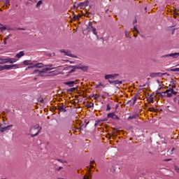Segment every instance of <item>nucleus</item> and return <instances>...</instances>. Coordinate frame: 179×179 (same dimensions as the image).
<instances>
[{
  "mask_svg": "<svg viewBox=\"0 0 179 179\" xmlns=\"http://www.w3.org/2000/svg\"><path fill=\"white\" fill-rule=\"evenodd\" d=\"M54 69L53 68L45 67L41 70L36 69L32 73L37 75V76H45L46 73H50V71Z\"/></svg>",
  "mask_w": 179,
  "mask_h": 179,
  "instance_id": "nucleus-1",
  "label": "nucleus"
},
{
  "mask_svg": "<svg viewBox=\"0 0 179 179\" xmlns=\"http://www.w3.org/2000/svg\"><path fill=\"white\" fill-rule=\"evenodd\" d=\"M41 131V127L40 124H35L30 129V134L31 138H34V136H37L38 134Z\"/></svg>",
  "mask_w": 179,
  "mask_h": 179,
  "instance_id": "nucleus-2",
  "label": "nucleus"
},
{
  "mask_svg": "<svg viewBox=\"0 0 179 179\" xmlns=\"http://www.w3.org/2000/svg\"><path fill=\"white\" fill-rule=\"evenodd\" d=\"M170 57H171L173 59H176L179 57V52L170 53L168 55H162L160 57V58H170Z\"/></svg>",
  "mask_w": 179,
  "mask_h": 179,
  "instance_id": "nucleus-3",
  "label": "nucleus"
},
{
  "mask_svg": "<svg viewBox=\"0 0 179 179\" xmlns=\"http://www.w3.org/2000/svg\"><path fill=\"white\" fill-rule=\"evenodd\" d=\"M14 68H17V64L4 65L3 66V71H5V69L9 71V69H13Z\"/></svg>",
  "mask_w": 179,
  "mask_h": 179,
  "instance_id": "nucleus-4",
  "label": "nucleus"
},
{
  "mask_svg": "<svg viewBox=\"0 0 179 179\" xmlns=\"http://www.w3.org/2000/svg\"><path fill=\"white\" fill-rule=\"evenodd\" d=\"M115 76H118V74H107L105 76V79L109 80V79H115Z\"/></svg>",
  "mask_w": 179,
  "mask_h": 179,
  "instance_id": "nucleus-5",
  "label": "nucleus"
},
{
  "mask_svg": "<svg viewBox=\"0 0 179 179\" xmlns=\"http://www.w3.org/2000/svg\"><path fill=\"white\" fill-rule=\"evenodd\" d=\"M58 110L59 113H66V106L65 105L59 106Z\"/></svg>",
  "mask_w": 179,
  "mask_h": 179,
  "instance_id": "nucleus-6",
  "label": "nucleus"
},
{
  "mask_svg": "<svg viewBox=\"0 0 179 179\" xmlns=\"http://www.w3.org/2000/svg\"><path fill=\"white\" fill-rule=\"evenodd\" d=\"M108 118H112L113 120H120V117L114 113H108Z\"/></svg>",
  "mask_w": 179,
  "mask_h": 179,
  "instance_id": "nucleus-7",
  "label": "nucleus"
},
{
  "mask_svg": "<svg viewBox=\"0 0 179 179\" xmlns=\"http://www.w3.org/2000/svg\"><path fill=\"white\" fill-rule=\"evenodd\" d=\"M138 117H139V115H138V113H136L134 115H132L129 116L127 118V121H131V120H138Z\"/></svg>",
  "mask_w": 179,
  "mask_h": 179,
  "instance_id": "nucleus-8",
  "label": "nucleus"
},
{
  "mask_svg": "<svg viewBox=\"0 0 179 179\" xmlns=\"http://www.w3.org/2000/svg\"><path fill=\"white\" fill-rule=\"evenodd\" d=\"M13 124L8 125V126L5 127H1L0 131L1 132H4V131H9V129L13 128Z\"/></svg>",
  "mask_w": 179,
  "mask_h": 179,
  "instance_id": "nucleus-9",
  "label": "nucleus"
},
{
  "mask_svg": "<svg viewBox=\"0 0 179 179\" xmlns=\"http://www.w3.org/2000/svg\"><path fill=\"white\" fill-rule=\"evenodd\" d=\"M166 97H171L173 96V88H169L166 90Z\"/></svg>",
  "mask_w": 179,
  "mask_h": 179,
  "instance_id": "nucleus-10",
  "label": "nucleus"
},
{
  "mask_svg": "<svg viewBox=\"0 0 179 179\" xmlns=\"http://www.w3.org/2000/svg\"><path fill=\"white\" fill-rule=\"evenodd\" d=\"M77 69H81V71H83V72H86L87 71L88 68L86 66H78Z\"/></svg>",
  "mask_w": 179,
  "mask_h": 179,
  "instance_id": "nucleus-11",
  "label": "nucleus"
},
{
  "mask_svg": "<svg viewBox=\"0 0 179 179\" xmlns=\"http://www.w3.org/2000/svg\"><path fill=\"white\" fill-rule=\"evenodd\" d=\"M15 57L17 58H22V57H24V51H20L16 54Z\"/></svg>",
  "mask_w": 179,
  "mask_h": 179,
  "instance_id": "nucleus-12",
  "label": "nucleus"
},
{
  "mask_svg": "<svg viewBox=\"0 0 179 179\" xmlns=\"http://www.w3.org/2000/svg\"><path fill=\"white\" fill-rule=\"evenodd\" d=\"M0 61L1 62H0V64H10V60L9 58L7 59H0Z\"/></svg>",
  "mask_w": 179,
  "mask_h": 179,
  "instance_id": "nucleus-13",
  "label": "nucleus"
},
{
  "mask_svg": "<svg viewBox=\"0 0 179 179\" xmlns=\"http://www.w3.org/2000/svg\"><path fill=\"white\" fill-rule=\"evenodd\" d=\"M64 85H66L67 86H69L70 87H72L73 85H75V81H67L64 83Z\"/></svg>",
  "mask_w": 179,
  "mask_h": 179,
  "instance_id": "nucleus-14",
  "label": "nucleus"
},
{
  "mask_svg": "<svg viewBox=\"0 0 179 179\" xmlns=\"http://www.w3.org/2000/svg\"><path fill=\"white\" fill-rule=\"evenodd\" d=\"M28 68H43V63H38L34 65V66H29Z\"/></svg>",
  "mask_w": 179,
  "mask_h": 179,
  "instance_id": "nucleus-15",
  "label": "nucleus"
},
{
  "mask_svg": "<svg viewBox=\"0 0 179 179\" xmlns=\"http://www.w3.org/2000/svg\"><path fill=\"white\" fill-rule=\"evenodd\" d=\"M88 1L81 2L78 4V8H83V6H87Z\"/></svg>",
  "mask_w": 179,
  "mask_h": 179,
  "instance_id": "nucleus-16",
  "label": "nucleus"
},
{
  "mask_svg": "<svg viewBox=\"0 0 179 179\" xmlns=\"http://www.w3.org/2000/svg\"><path fill=\"white\" fill-rule=\"evenodd\" d=\"M61 52H64V54L65 55H67L68 57H71L72 54L71 53V52H69V50H61Z\"/></svg>",
  "mask_w": 179,
  "mask_h": 179,
  "instance_id": "nucleus-17",
  "label": "nucleus"
},
{
  "mask_svg": "<svg viewBox=\"0 0 179 179\" xmlns=\"http://www.w3.org/2000/svg\"><path fill=\"white\" fill-rule=\"evenodd\" d=\"M157 94L160 95V97H167V92H157Z\"/></svg>",
  "mask_w": 179,
  "mask_h": 179,
  "instance_id": "nucleus-18",
  "label": "nucleus"
},
{
  "mask_svg": "<svg viewBox=\"0 0 179 179\" xmlns=\"http://www.w3.org/2000/svg\"><path fill=\"white\" fill-rule=\"evenodd\" d=\"M159 76V73H151L150 74V78H156V76Z\"/></svg>",
  "mask_w": 179,
  "mask_h": 179,
  "instance_id": "nucleus-19",
  "label": "nucleus"
},
{
  "mask_svg": "<svg viewBox=\"0 0 179 179\" xmlns=\"http://www.w3.org/2000/svg\"><path fill=\"white\" fill-rule=\"evenodd\" d=\"M10 64H13L15 62H17V59L15 58H9Z\"/></svg>",
  "mask_w": 179,
  "mask_h": 179,
  "instance_id": "nucleus-20",
  "label": "nucleus"
},
{
  "mask_svg": "<svg viewBox=\"0 0 179 179\" xmlns=\"http://www.w3.org/2000/svg\"><path fill=\"white\" fill-rule=\"evenodd\" d=\"M113 85H122V81L118 80H114Z\"/></svg>",
  "mask_w": 179,
  "mask_h": 179,
  "instance_id": "nucleus-21",
  "label": "nucleus"
},
{
  "mask_svg": "<svg viewBox=\"0 0 179 179\" xmlns=\"http://www.w3.org/2000/svg\"><path fill=\"white\" fill-rule=\"evenodd\" d=\"M3 2L4 3V5H6V6H8V5H10V0H3Z\"/></svg>",
  "mask_w": 179,
  "mask_h": 179,
  "instance_id": "nucleus-22",
  "label": "nucleus"
},
{
  "mask_svg": "<svg viewBox=\"0 0 179 179\" xmlns=\"http://www.w3.org/2000/svg\"><path fill=\"white\" fill-rule=\"evenodd\" d=\"M41 5H43V1L40 0L37 3H36V8H40V6Z\"/></svg>",
  "mask_w": 179,
  "mask_h": 179,
  "instance_id": "nucleus-23",
  "label": "nucleus"
},
{
  "mask_svg": "<svg viewBox=\"0 0 179 179\" xmlns=\"http://www.w3.org/2000/svg\"><path fill=\"white\" fill-rule=\"evenodd\" d=\"M92 31L93 34H94L95 36H96V37H99V36H97V31L96 29V28H92Z\"/></svg>",
  "mask_w": 179,
  "mask_h": 179,
  "instance_id": "nucleus-24",
  "label": "nucleus"
},
{
  "mask_svg": "<svg viewBox=\"0 0 179 179\" xmlns=\"http://www.w3.org/2000/svg\"><path fill=\"white\" fill-rule=\"evenodd\" d=\"M75 20H79L80 19V15H77L74 16Z\"/></svg>",
  "mask_w": 179,
  "mask_h": 179,
  "instance_id": "nucleus-25",
  "label": "nucleus"
},
{
  "mask_svg": "<svg viewBox=\"0 0 179 179\" xmlns=\"http://www.w3.org/2000/svg\"><path fill=\"white\" fill-rule=\"evenodd\" d=\"M93 107H94V103H89L88 108H93Z\"/></svg>",
  "mask_w": 179,
  "mask_h": 179,
  "instance_id": "nucleus-26",
  "label": "nucleus"
},
{
  "mask_svg": "<svg viewBox=\"0 0 179 179\" xmlns=\"http://www.w3.org/2000/svg\"><path fill=\"white\" fill-rule=\"evenodd\" d=\"M29 62H30V61H29V60H24V62H23V64L24 65H29Z\"/></svg>",
  "mask_w": 179,
  "mask_h": 179,
  "instance_id": "nucleus-27",
  "label": "nucleus"
},
{
  "mask_svg": "<svg viewBox=\"0 0 179 179\" xmlns=\"http://www.w3.org/2000/svg\"><path fill=\"white\" fill-rule=\"evenodd\" d=\"M172 72H179V68H175L171 69Z\"/></svg>",
  "mask_w": 179,
  "mask_h": 179,
  "instance_id": "nucleus-28",
  "label": "nucleus"
},
{
  "mask_svg": "<svg viewBox=\"0 0 179 179\" xmlns=\"http://www.w3.org/2000/svg\"><path fill=\"white\" fill-rule=\"evenodd\" d=\"M87 29H89L90 31H92L93 30V29H94V27L91 26V27H88Z\"/></svg>",
  "mask_w": 179,
  "mask_h": 179,
  "instance_id": "nucleus-29",
  "label": "nucleus"
},
{
  "mask_svg": "<svg viewBox=\"0 0 179 179\" xmlns=\"http://www.w3.org/2000/svg\"><path fill=\"white\" fill-rule=\"evenodd\" d=\"M110 110H111V107H110V104H107L106 111H110Z\"/></svg>",
  "mask_w": 179,
  "mask_h": 179,
  "instance_id": "nucleus-30",
  "label": "nucleus"
},
{
  "mask_svg": "<svg viewBox=\"0 0 179 179\" xmlns=\"http://www.w3.org/2000/svg\"><path fill=\"white\" fill-rule=\"evenodd\" d=\"M149 101H151L152 103H154V98L152 96H150Z\"/></svg>",
  "mask_w": 179,
  "mask_h": 179,
  "instance_id": "nucleus-31",
  "label": "nucleus"
},
{
  "mask_svg": "<svg viewBox=\"0 0 179 179\" xmlns=\"http://www.w3.org/2000/svg\"><path fill=\"white\" fill-rule=\"evenodd\" d=\"M6 28L5 27H0V31H3V30H6Z\"/></svg>",
  "mask_w": 179,
  "mask_h": 179,
  "instance_id": "nucleus-32",
  "label": "nucleus"
},
{
  "mask_svg": "<svg viewBox=\"0 0 179 179\" xmlns=\"http://www.w3.org/2000/svg\"><path fill=\"white\" fill-rule=\"evenodd\" d=\"M75 90H76V87H73L71 88L70 90H69V92H75Z\"/></svg>",
  "mask_w": 179,
  "mask_h": 179,
  "instance_id": "nucleus-33",
  "label": "nucleus"
},
{
  "mask_svg": "<svg viewBox=\"0 0 179 179\" xmlns=\"http://www.w3.org/2000/svg\"><path fill=\"white\" fill-rule=\"evenodd\" d=\"M134 30L136 31V33H139V30H138V28H136V27H134Z\"/></svg>",
  "mask_w": 179,
  "mask_h": 179,
  "instance_id": "nucleus-34",
  "label": "nucleus"
},
{
  "mask_svg": "<svg viewBox=\"0 0 179 179\" xmlns=\"http://www.w3.org/2000/svg\"><path fill=\"white\" fill-rule=\"evenodd\" d=\"M135 103H136V96L134 98H133V105H134Z\"/></svg>",
  "mask_w": 179,
  "mask_h": 179,
  "instance_id": "nucleus-35",
  "label": "nucleus"
},
{
  "mask_svg": "<svg viewBox=\"0 0 179 179\" xmlns=\"http://www.w3.org/2000/svg\"><path fill=\"white\" fill-rule=\"evenodd\" d=\"M10 37V34L8 35L7 37L4 38V40L6 41V40H9Z\"/></svg>",
  "mask_w": 179,
  "mask_h": 179,
  "instance_id": "nucleus-36",
  "label": "nucleus"
},
{
  "mask_svg": "<svg viewBox=\"0 0 179 179\" xmlns=\"http://www.w3.org/2000/svg\"><path fill=\"white\" fill-rule=\"evenodd\" d=\"M108 82L110 85H114V80H108Z\"/></svg>",
  "mask_w": 179,
  "mask_h": 179,
  "instance_id": "nucleus-37",
  "label": "nucleus"
},
{
  "mask_svg": "<svg viewBox=\"0 0 179 179\" xmlns=\"http://www.w3.org/2000/svg\"><path fill=\"white\" fill-rule=\"evenodd\" d=\"M88 25H89V27L93 26V25H92V22H89Z\"/></svg>",
  "mask_w": 179,
  "mask_h": 179,
  "instance_id": "nucleus-38",
  "label": "nucleus"
},
{
  "mask_svg": "<svg viewBox=\"0 0 179 179\" xmlns=\"http://www.w3.org/2000/svg\"><path fill=\"white\" fill-rule=\"evenodd\" d=\"M173 94H175V95L177 94V92L174 91V89H173L172 95Z\"/></svg>",
  "mask_w": 179,
  "mask_h": 179,
  "instance_id": "nucleus-39",
  "label": "nucleus"
},
{
  "mask_svg": "<svg viewBox=\"0 0 179 179\" xmlns=\"http://www.w3.org/2000/svg\"><path fill=\"white\" fill-rule=\"evenodd\" d=\"M0 71H3V66L0 65Z\"/></svg>",
  "mask_w": 179,
  "mask_h": 179,
  "instance_id": "nucleus-40",
  "label": "nucleus"
},
{
  "mask_svg": "<svg viewBox=\"0 0 179 179\" xmlns=\"http://www.w3.org/2000/svg\"><path fill=\"white\" fill-rule=\"evenodd\" d=\"M126 37H129V34L128 33V31H126Z\"/></svg>",
  "mask_w": 179,
  "mask_h": 179,
  "instance_id": "nucleus-41",
  "label": "nucleus"
},
{
  "mask_svg": "<svg viewBox=\"0 0 179 179\" xmlns=\"http://www.w3.org/2000/svg\"><path fill=\"white\" fill-rule=\"evenodd\" d=\"M171 160V159H164V162H170Z\"/></svg>",
  "mask_w": 179,
  "mask_h": 179,
  "instance_id": "nucleus-42",
  "label": "nucleus"
},
{
  "mask_svg": "<svg viewBox=\"0 0 179 179\" xmlns=\"http://www.w3.org/2000/svg\"><path fill=\"white\" fill-rule=\"evenodd\" d=\"M174 15H178V16H179V13H177V11H174Z\"/></svg>",
  "mask_w": 179,
  "mask_h": 179,
  "instance_id": "nucleus-43",
  "label": "nucleus"
},
{
  "mask_svg": "<svg viewBox=\"0 0 179 179\" xmlns=\"http://www.w3.org/2000/svg\"><path fill=\"white\" fill-rule=\"evenodd\" d=\"M133 23H134V24L138 23V20H135Z\"/></svg>",
  "mask_w": 179,
  "mask_h": 179,
  "instance_id": "nucleus-44",
  "label": "nucleus"
},
{
  "mask_svg": "<svg viewBox=\"0 0 179 179\" xmlns=\"http://www.w3.org/2000/svg\"><path fill=\"white\" fill-rule=\"evenodd\" d=\"M18 30H23V31H24V30H26V29H24V28H18Z\"/></svg>",
  "mask_w": 179,
  "mask_h": 179,
  "instance_id": "nucleus-45",
  "label": "nucleus"
},
{
  "mask_svg": "<svg viewBox=\"0 0 179 179\" xmlns=\"http://www.w3.org/2000/svg\"><path fill=\"white\" fill-rule=\"evenodd\" d=\"M101 85V84H99V85H96V88H99V87H100V85Z\"/></svg>",
  "mask_w": 179,
  "mask_h": 179,
  "instance_id": "nucleus-46",
  "label": "nucleus"
},
{
  "mask_svg": "<svg viewBox=\"0 0 179 179\" xmlns=\"http://www.w3.org/2000/svg\"><path fill=\"white\" fill-rule=\"evenodd\" d=\"M76 129L82 131V127L77 128Z\"/></svg>",
  "mask_w": 179,
  "mask_h": 179,
  "instance_id": "nucleus-47",
  "label": "nucleus"
},
{
  "mask_svg": "<svg viewBox=\"0 0 179 179\" xmlns=\"http://www.w3.org/2000/svg\"><path fill=\"white\" fill-rule=\"evenodd\" d=\"M3 44H5V45H6V44H7L6 41H5V39H4V41H3Z\"/></svg>",
  "mask_w": 179,
  "mask_h": 179,
  "instance_id": "nucleus-48",
  "label": "nucleus"
},
{
  "mask_svg": "<svg viewBox=\"0 0 179 179\" xmlns=\"http://www.w3.org/2000/svg\"><path fill=\"white\" fill-rule=\"evenodd\" d=\"M150 111H155V108H150Z\"/></svg>",
  "mask_w": 179,
  "mask_h": 179,
  "instance_id": "nucleus-49",
  "label": "nucleus"
},
{
  "mask_svg": "<svg viewBox=\"0 0 179 179\" xmlns=\"http://www.w3.org/2000/svg\"><path fill=\"white\" fill-rule=\"evenodd\" d=\"M98 97H99V96L94 95V99H97Z\"/></svg>",
  "mask_w": 179,
  "mask_h": 179,
  "instance_id": "nucleus-50",
  "label": "nucleus"
},
{
  "mask_svg": "<svg viewBox=\"0 0 179 179\" xmlns=\"http://www.w3.org/2000/svg\"><path fill=\"white\" fill-rule=\"evenodd\" d=\"M131 103V101H128L126 104H129Z\"/></svg>",
  "mask_w": 179,
  "mask_h": 179,
  "instance_id": "nucleus-51",
  "label": "nucleus"
},
{
  "mask_svg": "<svg viewBox=\"0 0 179 179\" xmlns=\"http://www.w3.org/2000/svg\"><path fill=\"white\" fill-rule=\"evenodd\" d=\"M90 168H91V169H94V166H92V165H90Z\"/></svg>",
  "mask_w": 179,
  "mask_h": 179,
  "instance_id": "nucleus-52",
  "label": "nucleus"
},
{
  "mask_svg": "<svg viewBox=\"0 0 179 179\" xmlns=\"http://www.w3.org/2000/svg\"><path fill=\"white\" fill-rule=\"evenodd\" d=\"M90 176H87V178H84V179H90Z\"/></svg>",
  "mask_w": 179,
  "mask_h": 179,
  "instance_id": "nucleus-53",
  "label": "nucleus"
},
{
  "mask_svg": "<svg viewBox=\"0 0 179 179\" xmlns=\"http://www.w3.org/2000/svg\"><path fill=\"white\" fill-rule=\"evenodd\" d=\"M71 72H75V69H72Z\"/></svg>",
  "mask_w": 179,
  "mask_h": 179,
  "instance_id": "nucleus-54",
  "label": "nucleus"
},
{
  "mask_svg": "<svg viewBox=\"0 0 179 179\" xmlns=\"http://www.w3.org/2000/svg\"><path fill=\"white\" fill-rule=\"evenodd\" d=\"M59 170H62V166H60V167L59 168Z\"/></svg>",
  "mask_w": 179,
  "mask_h": 179,
  "instance_id": "nucleus-55",
  "label": "nucleus"
},
{
  "mask_svg": "<svg viewBox=\"0 0 179 179\" xmlns=\"http://www.w3.org/2000/svg\"><path fill=\"white\" fill-rule=\"evenodd\" d=\"M88 124H89V122L86 123L85 127H87Z\"/></svg>",
  "mask_w": 179,
  "mask_h": 179,
  "instance_id": "nucleus-56",
  "label": "nucleus"
},
{
  "mask_svg": "<svg viewBox=\"0 0 179 179\" xmlns=\"http://www.w3.org/2000/svg\"><path fill=\"white\" fill-rule=\"evenodd\" d=\"M158 90H162V87L158 89Z\"/></svg>",
  "mask_w": 179,
  "mask_h": 179,
  "instance_id": "nucleus-57",
  "label": "nucleus"
},
{
  "mask_svg": "<svg viewBox=\"0 0 179 179\" xmlns=\"http://www.w3.org/2000/svg\"><path fill=\"white\" fill-rule=\"evenodd\" d=\"M174 151V148H172L171 152Z\"/></svg>",
  "mask_w": 179,
  "mask_h": 179,
  "instance_id": "nucleus-58",
  "label": "nucleus"
},
{
  "mask_svg": "<svg viewBox=\"0 0 179 179\" xmlns=\"http://www.w3.org/2000/svg\"><path fill=\"white\" fill-rule=\"evenodd\" d=\"M176 171H177L178 173H179V169H177Z\"/></svg>",
  "mask_w": 179,
  "mask_h": 179,
  "instance_id": "nucleus-59",
  "label": "nucleus"
},
{
  "mask_svg": "<svg viewBox=\"0 0 179 179\" xmlns=\"http://www.w3.org/2000/svg\"><path fill=\"white\" fill-rule=\"evenodd\" d=\"M91 163H94V161L91 162Z\"/></svg>",
  "mask_w": 179,
  "mask_h": 179,
  "instance_id": "nucleus-60",
  "label": "nucleus"
},
{
  "mask_svg": "<svg viewBox=\"0 0 179 179\" xmlns=\"http://www.w3.org/2000/svg\"><path fill=\"white\" fill-rule=\"evenodd\" d=\"M177 66H179V64H177Z\"/></svg>",
  "mask_w": 179,
  "mask_h": 179,
  "instance_id": "nucleus-61",
  "label": "nucleus"
},
{
  "mask_svg": "<svg viewBox=\"0 0 179 179\" xmlns=\"http://www.w3.org/2000/svg\"><path fill=\"white\" fill-rule=\"evenodd\" d=\"M72 131H75L73 129H72Z\"/></svg>",
  "mask_w": 179,
  "mask_h": 179,
  "instance_id": "nucleus-62",
  "label": "nucleus"
},
{
  "mask_svg": "<svg viewBox=\"0 0 179 179\" xmlns=\"http://www.w3.org/2000/svg\"><path fill=\"white\" fill-rule=\"evenodd\" d=\"M158 83H159V80H157Z\"/></svg>",
  "mask_w": 179,
  "mask_h": 179,
  "instance_id": "nucleus-63",
  "label": "nucleus"
},
{
  "mask_svg": "<svg viewBox=\"0 0 179 179\" xmlns=\"http://www.w3.org/2000/svg\"><path fill=\"white\" fill-rule=\"evenodd\" d=\"M178 103H179V101H178Z\"/></svg>",
  "mask_w": 179,
  "mask_h": 179,
  "instance_id": "nucleus-64",
  "label": "nucleus"
}]
</instances>
